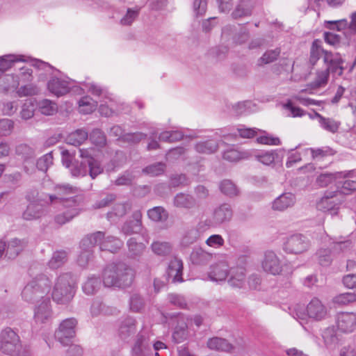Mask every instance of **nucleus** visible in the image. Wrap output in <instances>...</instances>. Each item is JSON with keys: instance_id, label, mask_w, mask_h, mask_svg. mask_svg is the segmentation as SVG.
Masks as SVG:
<instances>
[{"instance_id": "nucleus-1", "label": "nucleus", "mask_w": 356, "mask_h": 356, "mask_svg": "<svg viewBox=\"0 0 356 356\" xmlns=\"http://www.w3.org/2000/svg\"><path fill=\"white\" fill-rule=\"evenodd\" d=\"M134 277V270L123 262L109 264L102 272V282L105 287L129 286L131 284Z\"/></svg>"}, {"instance_id": "nucleus-2", "label": "nucleus", "mask_w": 356, "mask_h": 356, "mask_svg": "<svg viewBox=\"0 0 356 356\" xmlns=\"http://www.w3.org/2000/svg\"><path fill=\"white\" fill-rule=\"evenodd\" d=\"M76 284V278L71 273L60 275L51 294L54 301L61 305L69 303L75 295Z\"/></svg>"}, {"instance_id": "nucleus-3", "label": "nucleus", "mask_w": 356, "mask_h": 356, "mask_svg": "<svg viewBox=\"0 0 356 356\" xmlns=\"http://www.w3.org/2000/svg\"><path fill=\"white\" fill-rule=\"evenodd\" d=\"M323 62L326 65V69L317 72L316 77L311 83L312 87L314 88H320L327 83L330 73L341 76L343 72L342 64L343 59L339 54H333L332 52H325L323 57Z\"/></svg>"}, {"instance_id": "nucleus-4", "label": "nucleus", "mask_w": 356, "mask_h": 356, "mask_svg": "<svg viewBox=\"0 0 356 356\" xmlns=\"http://www.w3.org/2000/svg\"><path fill=\"white\" fill-rule=\"evenodd\" d=\"M54 194H42L39 200L47 204L59 203L63 207H67V204H76L74 197H68L77 192L76 187L69 184H57L54 186Z\"/></svg>"}, {"instance_id": "nucleus-5", "label": "nucleus", "mask_w": 356, "mask_h": 356, "mask_svg": "<svg viewBox=\"0 0 356 356\" xmlns=\"http://www.w3.org/2000/svg\"><path fill=\"white\" fill-rule=\"evenodd\" d=\"M69 170L73 177H84L88 173L92 179L103 172L100 162L95 158H88L86 161L74 159Z\"/></svg>"}, {"instance_id": "nucleus-6", "label": "nucleus", "mask_w": 356, "mask_h": 356, "mask_svg": "<svg viewBox=\"0 0 356 356\" xmlns=\"http://www.w3.org/2000/svg\"><path fill=\"white\" fill-rule=\"evenodd\" d=\"M103 234L101 232H96L86 235L81 241L80 248L81 251L78 257L77 263L81 267H85L93 256V248L102 238Z\"/></svg>"}, {"instance_id": "nucleus-7", "label": "nucleus", "mask_w": 356, "mask_h": 356, "mask_svg": "<svg viewBox=\"0 0 356 356\" xmlns=\"http://www.w3.org/2000/svg\"><path fill=\"white\" fill-rule=\"evenodd\" d=\"M21 347L18 334L10 327H6L0 333V350L5 355H11Z\"/></svg>"}, {"instance_id": "nucleus-8", "label": "nucleus", "mask_w": 356, "mask_h": 356, "mask_svg": "<svg viewBox=\"0 0 356 356\" xmlns=\"http://www.w3.org/2000/svg\"><path fill=\"white\" fill-rule=\"evenodd\" d=\"M310 246L309 240L301 234H293L287 237L283 243V250L289 254H301Z\"/></svg>"}, {"instance_id": "nucleus-9", "label": "nucleus", "mask_w": 356, "mask_h": 356, "mask_svg": "<svg viewBox=\"0 0 356 356\" xmlns=\"http://www.w3.org/2000/svg\"><path fill=\"white\" fill-rule=\"evenodd\" d=\"M222 40L225 42H229L234 44H243L245 43L250 38V32L245 27L241 26L237 31L236 27L232 25H226L222 29Z\"/></svg>"}, {"instance_id": "nucleus-10", "label": "nucleus", "mask_w": 356, "mask_h": 356, "mask_svg": "<svg viewBox=\"0 0 356 356\" xmlns=\"http://www.w3.org/2000/svg\"><path fill=\"white\" fill-rule=\"evenodd\" d=\"M343 202V197L338 195L337 191H326L323 197L317 203L318 210L330 211L332 215H337L339 205Z\"/></svg>"}, {"instance_id": "nucleus-11", "label": "nucleus", "mask_w": 356, "mask_h": 356, "mask_svg": "<svg viewBox=\"0 0 356 356\" xmlns=\"http://www.w3.org/2000/svg\"><path fill=\"white\" fill-rule=\"evenodd\" d=\"M77 321L74 318L63 320L55 332V338L63 346H67L70 340L75 336Z\"/></svg>"}, {"instance_id": "nucleus-12", "label": "nucleus", "mask_w": 356, "mask_h": 356, "mask_svg": "<svg viewBox=\"0 0 356 356\" xmlns=\"http://www.w3.org/2000/svg\"><path fill=\"white\" fill-rule=\"evenodd\" d=\"M170 318H177V324L172 333V339L176 343H181L187 339L188 336L187 318L180 312H173L167 314Z\"/></svg>"}, {"instance_id": "nucleus-13", "label": "nucleus", "mask_w": 356, "mask_h": 356, "mask_svg": "<svg viewBox=\"0 0 356 356\" xmlns=\"http://www.w3.org/2000/svg\"><path fill=\"white\" fill-rule=\"evenodd\" d=\"M136 320L131 316H127L119 321L118 335L123 341L129 340L137 331Z\"/></svg>"}, {"instance_id": "nucleus-14", "label": "nucleus", "mask_w": 356, "mask_h": 356, "mask_svg": "<svg viewBox=\"0 0 356 356\" xmlns=\"http://www.w3.org/2000/svg\"><path fill=\"white\" fill-rule=\"evenodd\" d=\"M52 318L51 301L49 298H44L34 309V319L37 323H47Z\"/></svg>"}, {"instance_id": "nucleus-15", "label": "nucleus", "mask_w": 356, "mask_h": 356, "mask_svg": "<svg viewBox=\"0 0 356 356\" xmlns=\"http://www.w3.org/2000/svg\"><path fill=\"white\" fill-rule=\"evenodd\" d=\"M307 315L316 321H321L327 316V309L317 298H314L308 303L307 308Z\"/></svg>"}, {"instance_id": "nucleus-16", "label": "nucleus", "mask_w": 356, "mask_h": 356, "mask_svg": "<svg viewBox=\"0 0 356 356\" xmlns=\"http://www.w3.org/2000/svg\"><path fill=\"white\" fill-rule=\"evenodd\" d=\"M337 323L339 330L345 333L352 332L356 327V314L340 312L337 315Z\"/></svg>"}, {"instance_id": "nucleus-17", "label": "nucleus", "mask_w": 356, "mask_h": 356, "mask_svg": "<svg viewBox=\"0 0 356 356\" xmlns=\"http://www.w3.org/2000/svg\"><path fill=\"white\" fill-rule=\"evenodd\" d=\"M232 216L233 211L231 206L224 203L214 209L211 222L214 225H220L229 222Z\"/></svg>"}, {"instance_id": "nucleus-18", "label": "nucleus", "mask_w": 356, "mask_h": 356, "mask_svg": "<svg viewBox=\"0 0 356 356\" xmlns=\"http://www.w3.org/2000/svg\"><path fill=\"white\" fill-rule=\"evenodd\" d=\"M245 268L242 266L232 267L228 271L227 282L233 288H242L246 280Z\"/></svg>"}, {"instance_id": "nucleus-19", "label": "nucleus", "mask_w": 356, "mask_h": 356, "mask_svg": "<svg viewBox=\"0 0 356 356\" xmlns=\"http://www.w3.org/2000/svg\"><path fill=\"white\" fill-rule=\"evenodd\" d=\"M263 269L272 275H278L282 272L280 261L273 251H267L262 261Z\"/></svg>"}, {"instance_id": "nucleus-20", "label": "nucleus", "mask_w": 356, "mask_h": 356, "mask_svg": "<svg viewBox=\"0 0 356 356\" xmlns=\"http://www.w3.org/2000/svg\"><path fill=\"white\" fill-rule=\"evenodd\" d=\"M47 88L53 95L60 97L70 91V82L66 80L53 77L48 81Z\"/></svg>"}, {"instance_id": "nucleus-21", "label": "nucleus", "mask_w": 356, "mask_h": 356, "mask_svg": "<svg viewBox=\"0 0 356 356\" xmlns=\"http://www.w3.org/2000/svg\"><path fill=\"white\" fill-rule=\"evenodd\" d=\"M101 233L103 234V237L96 245L99 246L100 250L116 252L122 247L123 242L120 238L113 236L105 237L104 232H101Z\"/></svg>"}, {"instance_id": "nucleus-22", "label": "nucleus", "mask_w": 356, "mask_h": 356, "mask_svg": "<svg viewBox=\"0 0 356 356\" xmlns=\"http://www.w3.org/2000/svg\"><path fill=\"white\" fill-rule=\"evenodd\" d=\"M183 262L181 259L175 258L172 259L167 269V277L171 279L172 282H182Z\"/></svg>"}, {"instance_id": "nucleus-23", "label": "nucleus", "mask_w": 356, "mask_h": 356, "mask_svg": "<svg viewBox=\"0 0 356 356\" xmlns=\"http://www.w3.org/2000/svg\"><path fill=\"white\" fill-rule=\"evenodd\" d=\"M40 197L36 202L30 203L26 209L24 211L22 217L24 220H32L39 218L44 214L43 206L47 205L44 202L39 200Z\"/></svg>"}, {"instance_id": "nucleus-24", "label": "nucleus", "mask_w": 356, "mask_h": 356, "mask_svg": "<svg viewBox=\"0 0 356 356\" xmlns=\"http://www.w3.org/2000/svg\"><path fill=\"white\" fill-rule=\"evenodd\" d=\"M212 259L213 254L200 247L194 248L190 254V261L195 266H205Z\"/></svg>"}, {"instance_id": "nucleus-25", "label": "nucleus", "mask_w": 356, "mask_h": 356, "mask_svg": "<svg viewBox=\"0 0 356 356\" xmlns=\"http://www.w3.org/2000/svg\"><path fill=\"white\" fill-rule=\"evenodd\" d=\"M229 266L225 261H220L211 266L209 277L213 282L225 281L228 277Z\"/></svg>"}, {"instance_id": "nucleus-26", "label": "nucleus", "mask_w": 356, "mask_h": 356, "mask_svg": "<svg viewBox=\"0 0 356 356\" xmlns=\"http://www.w3.org/2000/svg\"><path fill=\"white\" fill-rule=\"evenodd\" d=\"M132 351L136 356H148L152 351V344L145 336L138 333Z\"/></svg>"}, {"instance_id": "nucleus-27", "label": "nucleus", "mask_w": 356, "mask_h": 356, "mask_svg": "<svg viewBox=\"0 0 356 356\" xmlns=\"http://www.w3.org/2000/svg\"><path fill=\"white\" fill-rule=\"evenodd\" d=\"M31 282H34L35 293L37 296L44 297L51 289V282L49 278L44 275H37Z\"/></svg>"}, {"instance_id": "nucleus-28", "label": "nucleus", "mask_w": 356, "mask_h": 356, "mask_svg": "<svg viewBox=\"0 0 356 356\" xmlns=\"http://www.w3.org/2000/svg\"><path fill=\"white\" fill-rule=\"evenodd\" d=\"M64 207L66 209V211H63V213L57 214L54 217V220L56 223L60 225H63L70 222L79 213V209L77 207V204H67V207Z\"/></svg>"}, {"instance_id": "nucleus-29", "label": "nucleus", "mask_w": 356, "mask_h": 356, "mask_svg": "<svg viewBox=\"0 0 356 356\" xmlns=\"http://www.w3.org/2000/svg\"><path fill=\"white\" fill-rule=\"evenodd\" d=\"M296 202V196L291 193H284L277 197L273 202V209L284 211L292 207Z\"/></svg>"}, {"instance_id": "nucleus-30", "label": "nucleus", "mask_w": 356, "mask_h": 356, "mask_svg": "<svg viewBox=\"0 0 356 356\" xmlns=\"http://www.w3.org/2000/svg\"><path fill=\"white\" fill-rule=\"evenodd\" d=\"M26 243L24 240L13 238L6 244V257L10 259H15L24 250Z\"/></svg>"}, {"instance_id": "nucleus-31", "label": "nucleus", "mask_w": 356, "mask_h": 356, "mask_svg": "<svg viewBox=\"0 0 356 356\" xmlns=\"http://www.w3.org/2000/svg\"><path fill=\"white\" fill-rule=\"evenodd\" d=\"M173 206L179 209H191L195 207V198L186 193H179L173 198Z\"/></svg>"}, {"instance_id": "nucleus-32", "label": "nucleus", "mask_w": 356, "mask_h": 356, "mask_svg": "<svg viewBox=\"0 0 356 356\" xmlns=\"http://www.w3.org/2000/svg\"><path fill=\"white\" fill-rule=\"evenodd\" d=\"M207 347L211 350L230 353L235 348L223 338L213 337L208 340Z\"/></svg>"}, {"instance_id": "nucleus-33", "label": "nucleus", "mask_w": 356, "mask_h": 356, "mask_svg": "<svg viewBox=\"0 0 356 356\" xmlns=\"http://www.w3.org/2000/svg\"><path fill=\"white\" fill-rule=\"evenodd\" d=\"M253 4L250 0H240L232 13L234 19L250 16L253 9Z\"/></svg>"}, {"instance_id": "nucleus-34", "label": "nucleus", "mask_w": 356, "mask_h": 356, "mask_svg": "<svg viewBox=\"0 0 356 356\" xmlns=\"http://www.w3.org/2000/svg\"><path fill=\"white\" fill-rule=\"evenodd\" d=\"M309 115L312 119L314 117L318 118L321 127L325 130L333 134L337 132L341 124L339 122L332 118H325L317 112H314L313 114H309Z\"/></svg>"}, {"instance_id": "nucleus-35", "label": "nucleus", "mask_w": 356, "mask_h": 356, "mask_svg": "<svg viewBox=\"0 0 356 356\" xmlns=\"http://www.w3.org/2000/svg\"><path fill=\"white\" fill-rule=\"evenodd\" d=\"M102 281L99 277L90 276L82 284L83 293L88 296L95 294L101 288Z\"/></svg>"}, {"instance_id": "nucleus-36", "label": "nucleus", "mask_w": 356, "mask_h": 356, "mask_svg": "<svg viewBox=\"0 0 356 356\" xmlns=\"http://www.w3.org/2000/svg\"><path fill=\"white\" fill-rule=\"evenodd\" d=\"M349 173L343 172H336L334 173H322L316 179L317 184L321 187H325L333 181H336L341 177H346Z\"/></svg>"}, {"instance_id": "nucleus-37", "label": "nucleus", "mask_w": 356, "mask_h": 356, "mask_svg": "<svg viewBox=\"0 0 356 356\" xmlns=\"http://www.w3.org/2000/svg\"><path fill=\"white\" fill-rule=\"evenodd\" d=\"M322 337L327 348H335L339 343L337 331L333 327H329L325 329L322 333Z\"/></svg>"}, {"instance_id": "nucleus-38", "label": "nucleus", "mask_w": 356, "mask_h": 356, "mask_svg": "<svg viewBox=\"0 0 356 356\" xmlns=\"http://www.w3.org/2000/svg\"><path fill=\"white\" fill-rule=\"evenodd\" d=\"M321 43V41L316 39L314 40L312 44L309 62L312 66L316 65L323 54L324 57L325 52H329L322 48Z\"/></svg>"}, {"instance_id": "nucleus-39", "label": "nucleus", "mask_w": 356, "mask_h": 356, "mask_svg": "<svg viewBox=\"0 0 356 356\" xmlns=\"http://www.w3.org/2000/svg\"><path fill=\"white\" fill-rule=\"evenodd\" d=\"M129 254L131 258H136L142 255L145 250L143 243L138 242L134 237L130 238L127 242Z\"/></svg>"}, {"instance_id": "nucleus-40", "label": "nucleus", "mask_w": 356, "mask_h": 356, "mask_svg": "<svg viewBox=\"0 0 356 356\" xmlns=\"http://www.w3.org/2000/svg\"><path fill=\"white\" fill-rule=\"evenodd\" d=\"M88 138V133L83 129H77L70 133L66 138L68 144L74 146L81 145Z\"/></svg>"}, {"instance_id": "nucleus-41", "label": "nucleus", "mask_w": 356, "mask_h": 356, "mask_svg": "<svg viewBox=\"0 0 356 356\" xmlns=\"http://www.w3.org/2000/svg\"><path fill=\"white\" fill-rule=\"evenodd\" d=\"M218 145L215 140L200 141L195 145V149L198 153L212 154L218 149Z\"/></svg>"}, {"instance_id": "nucleus-42", "label": "nucleus", "mask_w": 356, "mask_h": 356, "mask_svg": "<svg viewBox=\"0 0 356 356\" xmlns=\"http://www.w3.org/2000/svg\"><path fill=\"white\" fill-rule=\"evenodd\" d=\"M67 260V253L64 250H58L53 253V255L48 262L50 268L57 269L61 267Z\"/></svg>"}, {"instance_id": "nucleus-43", "label": "nucleus", "mask_w": 356, "mask_h": 356, "mask_svg": "<svg viewBox=\"0 0 356 356\" xmlns=\"http://www.w3.org/2000/svg\"><path fill=\"white\" fill-rule=\"evenodd\" d=\"M338 195L343 197L344 195H349L356 191V181L345 180L343 181H338L336 184Z\"/></svg>"}, {"instance_id": "nucleus-44", "label": "nucleus", "mask_w": 356, "mask_h": 356, "mask_svg": "<svg viewBox=\"0 0 356 356\" xmlns=\"http://www.w3.org/2000/svg\"><path fill=\"white\" fill-rule=\"evenodd\" d=\"M200 234L197 229L191 228L187 230L184 234L180 245L183 248H188L195 243L200 238Z\"/></svg>"}, {"instance_id": "nucleus-45", "label": "nucleus", "mask_w": 356, "mask_h": 356, "mask_svg": "<svg viewBox=\"0 0 356 356\" xmlns=\"http://www.w3.org/2000/svg\"><path fill=\"white\" fill-rule=\"evenodd\" d=\"M152 252L156 255L165 257L170 254L172 245L166 241H154L151 245Z\"/></svg>"}, {"instance_id": "nucleus-46", "label": "nucleus", "mask_w": 356, "mask_h": 356, "mask_svg": "<svg viewBox=\"0 0 356 356\" xmlns=\"http://www.w3.org/2000/svg\"><path fill=\"white\" fill-rule=\"evenodd\" d=\"M131 205L129 202L115 204L112 210L107 213L108 219H112L113 216L118 218L123 217L131 210Z\"/></svg>"}, {"instance_id": "nucleus-47", "label": "nucleus", "mask_w": 356, "mask_h": 356, "mask_svg": "<svg viewBox=\"0 0 356 356\" xmlns=\"http://www.w3.org/2000/svg\"><path fill=\"white\" fill-rule=\"evenodd\" d=\"M147 216L153 221L165 222L168 218V213L163 207H154L147 211Z\"/></svg>"}, {"instance_id": "nucleus-48", "label": "nucleus", "mask_w": 356, "mask_h": 356, "mask_svg": "<svg viewBox=\"0 0 356 356\" xmlns=\"http://www.w3.org/2000/svg\"><path fill=\"white\" fill-rule=\"evenodd\" d=\"M280 54V49L279 48L268 50L257 60V65L261 67L264 65L271 63L277 59Z\"/></svg>"}, {"instance_id": "nucleus-49", "label": "nucleus", "mask_w": 356, "mask_h": 356, "mask_svg": "<svg viewBox=\"0 0 356 356\" xmlns=\"http://www.w3.org/2000/svg\"><path fill=\"white\" fill-rule=\"evenodd\" d=\"M34 282H29L22 292L23 299L29 302H33L39 299H44V297L37 296L35 293Z\"/></svg>"}, {"instance_id": "nucleus-50", "label": "nucleus", "mask_w": 356, "mask_h": 356, "mask_svg": "<svg viewBox=\"0 0 356 356\" xmlns=\"http://www.w3.org/2000/svg\"><path fill=\"white\" fill-rule=\"evenodd\" d=\"M318 262L322 266H328L332 261L331 248L318 249L316 253Z\"/></svg>"}, {"instance_id": "nucleus-51", "label": "nucleus", "mask_w": 356, "mask_h": 356, "mask_svg": "<svg viewBox=\"0 0 356 356\" xmlns=\"http://www.w3.org/2000/svg\"><path fill=\"white\" fill-rule=\"evenodd\" d=\"M220 190L225 195L232 197L238 195L239 191L236 185L229 179H224L220 184Z\"/></svg>"}, {"instance_id": "nucleus-52", "label": "nucleus", "mask_w": 356, "mask_h": 356, "mask_svg": "<svg viewBox=\"0 0 356 356\" xmlns=\"http://www.w3.org/2000/svg\"><path fill=\"white\" fill-rule=\"evenodd\" d=\"M39 111L45 115H54L57 111L56 104L49 99H42L38 103Z\"/></svg>"}, {"instance_id": "nucleus-53", "label": "nucleus", "mask_w": 356, "mask_h": 356, "mask_svg": "<svg viewBox=\"0 0 356 356\" xmlns=\"http://www.w3.org/2000/svg\"><path fill=\"white\" fill-rule=\"evenodd\" d=\"M79 105L80 108H83L81 112L88 114L95 110L97 106V102L92 100L88 96H85L81 98Z\"/></svg>"}, {"instance_id": "nucleus-54", "label": "nucleus", "mask_w": 356, "mask_h": 356, "mask_svg": "<svg viewBox=\"0 0 356 356\" xmlns=\"http://www.w3.org/2000/svg\"><path fill=\"white\" fill-rule=\"evenodd\" d=\"M126 161V157L121 151L116 152L115 155L112 158L109 163L107 165L108 171H115L123 165Z\"/></svg>"}, {"instance_id": "nucleus-55", "label": "nucleus", "mask_w": 356, "mask_h": 356, "mask_svg": "<svg viewBox=\"0 0 356 356\" xmlns=\"http://www.w3.org/2000/svg\"><path fill=\"white\" fill-rule=\"evenodd\" d=\"M165 169V164L163 162H158L154 164L147 165L143 169V172L149 175L152 177L159 176L162 175Z\"/></svg>"}, {"instance_id": "nucleus-56", "label": "nucleus", "mask_w": 356, "mask_h": 356, "mask_svg": "<svg viewBox=\"0 0 356 356\" xmlns=\"http://www.w3.org/2000/svg\"><path fill=\"white\" fill-rule=\"evenodd\" d=\"M135 179V175L132 171L126 170L123 173H122L115 181V185L120 186H131L134 181Z\"/></svg>"}, {"instance_id": "nucleus-57", "label": "nucleus", "mask_w": 356, "mask_h": 356, "mask_svg": "<svg viewBox=\"0 0 356 356\" xmlns=\"http://www.w3.org/2000/svg\"><path fill=\"white\" fill-rule=\"evenodd\" d=\"M88 137L91 142L96 145L104 147L106 143V136L99 129H93Z\"/></svg>"}, {"instance_id": "nucleus-58", "label": "nucleus", "mask_w": 356, "mask_h": 356, "mask_svg": "<svg viewBox=\"0 0 356 356\" xmlns=\"http://www.w3.org/2000/svg\"><path fill=\"white\" fill-rule=\"evenodd\" d=\"M275 154L273 151H261L255 152L254 156L255 159L264 165H270L275 161Z\"/></svg>"}, {"instance_id": "nucleus-59", "label": "nucleus", "mask_w": 356, "mask_h": 356, "mask_svg": "<svg viewBox=\"0 0 356 356\" xmlns=\"http://www.w3.org/2000/svg\"><path fill=\"white\" fill-rule=\"evenodd\" d=\"M142 227L135 223L133 220H127L122 226L121 232L126 236L139 233Z\"/></svg>"}, {"instance_id": "nucleus-60", "label": "nucleus", "mask_w": 356, "mask_h": 356, "mask_svg": "<svg viewBox=\"0 0 356 356\" xmlns=\"http://www.w3.org/2000/svg\"><path fill=\"white\" fill-rule=\"evenodd\" d=\"M53 164L52 152H49L40 157L36 162L37 168L42 172H46L49 167Z\"/></svg>"}, {"instance_id": "nucleus-61", "label": "nucleus", "mask_w": 356, "mask_h": 356, "mask_svg": "<svg viewBox=\"0 0 356 356\" xmlns=\"http://www.w3.org/2000/svg\"><path fill=\"white\" fill-rule=\"evenodd\" d=\"M246 157V152H241L234 149H228L223 153V159L230 162H236Z\"/></svg>"}, {"instance_id": "nucleus-62", "label": "nucleus", "mask_w": 356, "mask_h": 356, "mask_svg": "<svg viewBox=\"0 0 356 356\" xmlns=\"http://www.w3.org/2000/svg\"><path fill=\"white\" fill-rule=\"evenodd\" d=\"M356 300V294L354 293H343L336 296L333 301L340 305H346Z\"/></svg>"}, {"instance_id": "nucleus-63", "label": "nucleus", "mask_w": 356, "mask_h": 356, "mask_svg": "<svg viewBox=\"0 0 356 356\" xmlns=\"http://www.w3.org/2000/svg\"><path fill=\"white\" fill-rule=\"evenodd\" d=\"M144 300L138 294L134 293L130 298V309L134 312H139L144 307Z\"/></svg>"}, {"instance_id": "nucleus-64", "label": "nucleus", "mask_w": 356, "mask_h": 356, "mask_svg": "<svg viewBox=\"0 0 356 356\" xmlns=\"http://www.w3.org/2000/svg\"><path fill=\"white\" fill-rule=\"evenodd\" d=\"M116 199V195L114 193H106L104 197L97 201L94 204L95 209H101L110 205Z\"/></svg>"}]
</instances>
